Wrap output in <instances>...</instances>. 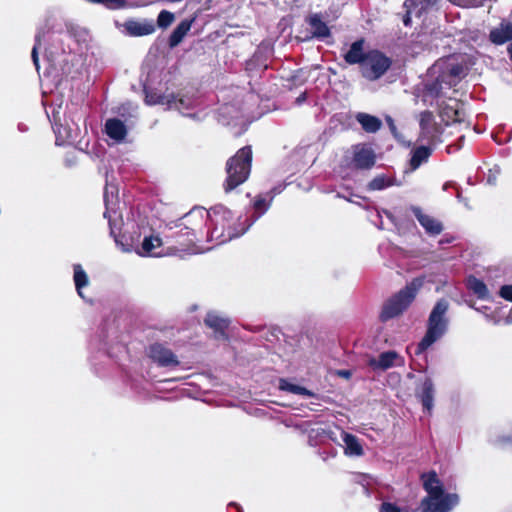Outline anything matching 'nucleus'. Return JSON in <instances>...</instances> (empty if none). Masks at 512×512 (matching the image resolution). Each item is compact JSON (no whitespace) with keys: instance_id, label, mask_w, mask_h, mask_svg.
I'll use <instances>...</instances> for the list:
<instances>
[{"instance_id":"obj_1","label":"nucleus","mask_w":512,"mask_h":512,"mask_svg":"<svg viewBox=\"0 0 512 512\" xmlns=\"http://www.w3.org/2000/svg\"><path fill=\"white\" fill-rule=\"evenodd\" d=\"M218 218L221 221L224 220V210L221 205L212 207L210 210H205L204 208H193L185 214L183 218L166 223L165 227L172 230L183 226L181 231L185 230V235L194 236L196 228L201 227L206 221H209L211 225L215 226L211 229L208 240H215V246H218L224 242L222 238L224 229L222 227H217Z\"/></svg>"},{"instance_id":"obj_2","label":"nucleus","mask_w":512,"mask_h":512,"mask_svg":"<svg viewBox=\"0 0 512 512\" xmlns=\"http://www.w3.org/2000/svg\"><path fill=\"white\" fill-rule=\"evenodd\" d=\"M464 75V67L450 60L437 61L429 70L425 83V96L440 98L446 91L456 86Z\"/></svg>"},{"instance_id":"obj_3","label":"nucleus","mask_w":512,"mask_h":512,"mask_svg":"<svg viewBox=\"0 0 512 512\" xmlns=\"http://www.w3.org/2000/svg\"><path fill=\"white\" fill-rule=\"evenodd\" d=\"M422 479L428 496L421 501V512H449L458 504V495L445 494L443 485L435 472L423 474Z\"/></svg>"},{"instance_id":"obj_4","label":"nucleus","mask_w":512,"mask_h":512,"mask_svg":"<svg viewBox=\"0 0 512 512\" xmlns=\"http://www.w3.org/2000/svg\"><path fill=\"white\" fill-rule=\"evenodd\" d=\"M449 302L445 298L439 299L433 306L426 325V332L421 341L417 344L415 354H423L429 347L439 341L448 331Z\"/></svg>"},{"instance_id":"obj_5","label":"nucleus","mask_w":512,"mask_h":512,"mask_svg":"<svg viewBox=\"0 0 512 512\" xmlns=\"http://www.w3.org/2000/svg\"><path fill=\"white\" fill-rule=\"evenodd\" d=\"M424 284V279L417 277L412 279L407 285L390 297L383 305L380 319L386 322L401 315L416 298L417 293Z\"/></svg>"},{"instance_id":"obj_6","label":"nucleus","mask_w":512,"mask_h":512,"mask_svg":"<svg viewBox=\"0 0 512 512\" xmlns=\"http://www.w3.org/2000/svg\"><path fill=\"white\" fill-rule=\"evenodd\" d=\"M252 149L251 146L240 148L226 163V192L244 183L251 172Z\"/></svg>"},{"instance_id":"obj_7","label":"nucleus","mask_w":512,"mask_h":512,"mask_svg":"<svg viewBox=\"0 0 512 512\" xmlns=\"http://www.w3.org/2000/svg\"><path fill=\"white\" fill-rule=\"evenodd\" d=\"M53 42L46 48V58L51 68L60 71L63 75L70 73V63L74 57L71 54L70 42L72 37L68 33L58 34L53 37Z\"/></svg>"},{"instance_id":"obj_8","label":"nucleus","mask_w":512,"mask_h":512,"mask_svg":"<svg viewBox=\"0 0 512 512\" xmlns=\"http://www.w3.org/2000/svg\"><path fill=\"white\" fill-rule=\"evenodd\" d=\"M391 60L378 50L367 52L365 61L360 70L364 78L375 81L381 78L391 66Z\"/></svg>"},{"instance_id":"obj_9","label":"nucleus","mask_w":512,"mask_h":512,"mask_svg":"<svg viewBox=\"0 0 512 512\" xmlns=\"http://www.w3.org/2000/svg\"><path fill=\"white\" fill-rule=\"evenodd\" d=\"M104 201L106 205L104 217L108 219L110 235L114 238L115 244L118 248H120L123 252H130L132 250V244L129 243L128 240L120 234V226L122 220L119 213L110 210L107 191L104 195Z\"/></svg>"},{"instance_id":"obj_10","label":"nucleus","mask_w":512,"mask_h":512,"mask_svg":"<svg viewBox=\"0 0 512 512\" xmlns=\"http://www.w3.org/2000/svg\"><path fill=\"white\" fill-rule=\"evenodd\" d=\"M435 385L431 377H425L415 388V397L422 404L423 410L432 413L435 398Z\"/></svg>"},{"instance_id":"obj_11","label":"nucleus","mask_w":512,"mask_h":512,"mask_svg":"<svg viewBox=\"0 0 512 512\" xmlns=\"http://www.w3.org/2000/svg\"><path fill=\"white\" fill-rule=\"evenodd\" d=\"M404 363V358L394 350L382 352L378 358L372 357L368 360V366L374 371H385L394 366L401 367Z\"/></svg>"},{"instance_id":"obj_12","label":"nucleus","mask_w":512,"mask_h":512,"mask_svg":"<svg viewBox=\"0 0 512 512\" xmlns=\"http://www.w3.org/2000/svg\"><path fill=\"white\" fill-rule=\"evenodd\" d=\"M149 357L160 367H176L179 365L177 356L162 344L155 343L149 347Z\"/></svg>"},{"instance_id":"obj_13","label":"nucleus","mask_w":512,"mask_h":512,"mask_svg":"<svg viewBox=\"0 0 512 512\" xmlns=\"http://www.w3.org/2000/svg\"><path fill=\"white\" fill-rule=\"evenodd\" d=\"M270 205L271 201L269 199H266L263 196H258L253 203L254 212L252 216L245 217L243 222L239 224L241 226L240 233L232 234L230 239H235L243 235L262 215L266 213Z\"/></svg>"},{"instance_id":"obj_14","label":"nucleus","mask_w":512,"mask_h":512,"mask_svg":"<svg viewBox=\"0 0 512 512\" xmlns=\"http://www.w3.org/2000/svg\"><path fill=\"white\" fill-rule=\"evenodd\" d=\"M410 210L429 236H437L443 231V224L431 215L424 213L418 206H411Z\"/></svg>"},{"instance_id":"obj_15","label":"nucleus","mask_w":512,"mask_h":512,"mask_svg":"<svg viewBox=\"0 0 512 512\" xmlns=\"http://www.w3.org/2000/svg\"><path fill=\"white\" fill-rule=\"evenodd\" d=\"M46 114L56 135V145H64L65 143H73L76 141L77 136L75 132L71 128L63 127L62 124L59 123L60 117H58V112L56 113L53 110V114L50 115V112L46 111Z\"/></svg>"},{"instance_id":"obj_16","label":"nucleus","mask_w":512,"mask_h":512,"mask_svg":"<svg viewBox=\"0 0 512 512\" xmlns=\"http://www.w3.org/2000/svg\"><path fill=\"white\" fill-rule=\"evenodd\" d=\"M375 153L366 145H357L354 149L353 162L357 168L370 169L375 164Z\"/></svg>"},{"instance_id":"obj_17","label":"nucleus","mask_w":512,"mask_h":512,"mask_svg":"<svg viewBox=\"0 0 512 512\" xmlns=\"http://www.w3.org/2000/svg\"><path fill=\"white\" fill-rule=\"evenodd\" d=\"M489 40L495 45L512 43V23L502 20L498 26L490 30Z\"/></svg>"},{"instance_id":"obj_18","label":"nucleus","mask_w":512,"mask_h":512,"mask_svg":"<svg viewBox=\"0 0 512 512\" xmlns=\"http://www.w3.org/2000/svg\"><path fill=\"white\" fill-rule=\"evenodd\" d=\"M123 29L124 33L128 36L139 37L152 34L155 31V26L152 22L148 21L127 20L123 24Z\"/></svg>"},{"instance_id":"obj_19","label":"nucleus","mask_w":512,"mask_h":512,"mask_svg":"<svg viewBox=\"0 0 512 512\" xmlns=\"http://www.w3.org/2000/svg\"><path fill=\"white\" fill-rule=\"evenodd\" d=\"M433 146L430 145H420L417 147H414L410 151V159H409V170L415 171L417 170L421 165L428 162L430 156L433 153Z\"/></svg>"},{"instance_id":"obj_20","label":"nucleus","mask_w":512,"mask_h":512,"mask_svg":"<svg viewBox=\"0 0 512 512\" xmlns=\"http://www.w3.org/2000/svg\"><path fill=\"white\" fill-rule=\"evenodd\" d=\"M168 109H175L182 115L188 117H194L195 114L190 112L195 108V100L191 97L182 96L176 97L173 94H169Z\"/></svg>"},{"instance_id":"obj_21","label":"nucleus","mask_w":512,"mask_h":512,"mask_svg":"<svg viewBox=\"0 0 512 512\" xmlns=\"http://www.w3.org/2000/svg\"><path fill=\"white\" fill-rule=\"evenodd\" d=\"M366 56L367 52H364V40L359 39L351 44L349 50L344 55V59L350 65L359 64L361 67Z\"/></svg>"},{"instance_id":"obj_22","label":"nucleus","mask_w":512,"mask_h":512,"mask_svg":"<svg viewBox=\"0 0 512 512\" xmlns=\"http://www.w3.org/2000/svg\"><path fill=\"white\" fill-rule=\"evenodd\" d=\"M307 23L312 29V37L323 40L331 35L328 25L322 20L320 14L315 13L307 18Z\"/></svg>"},{"instance_id":"obj_23","label":"nucleus","mask_w":512,"mask_h":512,"mask_svg":"<svg viewBox=\"0 0 512 512\" xmlns=\"http://www.w3.org/2000/svg\"><path fill=\"white\" fill-rule=\"evenodd\" d=\"M105 132L113 140L121 142L127 135V129L125 124L117 119H108L105 123Z\"/></svg>"},{"instance_id":"obj_24","label":"nucleus","mask_w":512,"mask_h":512,"mask_svg":"<svg viewBox=\"0 0 512 512\" xmlns=\"http://www.w3.org/2000/svg\"><path fill=\"white\" fill-rule=\"evenodd\" d=\"M193 22L194 19H184L176 26L169 37L168 44L170 48H174L182 42L184 37L190 31Z\"/></svg>"},{"instance_id":"obj_25","label":"nucleus","mask_w":512,"mask_h":512,"mask_svg":"<svg viewBox=\"0 0 512 512\" xmlns=\"http://www.w3.org/2000/svg\"><path fill=\"white\" fill-rule=\"evenodd\" d=\"M355 119L367 133H376L382 127L380 118L364 112L357 113Z\"/></svg>"},{"instance_id":"obj_26","label":"nucleus","mask_w":512,"mask_h":512,"mask_svg":"<svg viewBox=\"0 0 512 512\" xmlns=\"http://www.w3.org/2000/svg\"><path fill=\"white\" fill-rule=\"evenodd\" d=\"M342 440L345 444L344 452L348 456H362L364 451L359 439L350 433L342 432Z\"/></svg>"},{"instance_id":"obj_27","label":"nucleus","mask_w":512,"mask_h":512,"mask_svg":"<svg viewBox=\"0 0 512 512\" xmlns=\"http://www.w3.org/2000/svg\"><path fill=\"white\" fill-rule=\"evenodd\" d=\"M400 183L392 176L386 174H380L375 176L367 185V189L370 191H380L391 186H399Z\"/></svg>"},{"instance_id":"obj_28","label":"nucleus","mask_w":512,"mask_h":512,"mask_svg":"<svg viewBox=\"0 0 512 512\" xmlns=\"http://www.w3.org/2000/svg\"><path fill=\"white\" fill-rule=\"evenodd\" d=\"M442 127L438 123H434L431 126H428L424 130L420 131V138L426 141L430 146H435L436 144L442 142L441 140Z\"/></svg>"},{"instance_id":"obj_29","label":"nucleus","mask_w":512,"mask_h":512,"mask_svg":"<svg viewBox=\"0 0 512 512\" xmlns=\"http://www.w3.org/2000/svg\"><path fill=\"white\" fill-rule=\"evenodd\" d=\"M467 287L471 292H473V294H475L481 300H488L490 298V294L486 284L482 280L474 276H470L468 278Z\"/></svg>"},{"instance_id":"obj_30","label":"nucleus","mask_w":512,"mask_h":512,"mask_svg":"<svg viewBox=\"0 0 512 512\" xmlns=\"http://www.w3.org/2000/svg\"><path fill=\"white\" fill-rule=\"evenodd\" d=\"M162 245V240L158 236H148L143 239L141 245L140 255L143 256H160V253L155 252L156 248H159Z\"/></svg>"},{"instance_id":"obj_31","label":"nucleus","mask_w":512,"mask_h":512,"mask_svg":"<svg viewBox=\"0 0 512 512\" xmlns=\"http://www.w3.org/2000/svg\"><path fill=\"white\" fill-rule=\"evenodd\" d=\"M436 0H405V9H410L409 13H414V16L421 17L422 13L425 12L430 6L435 3Z\"/></svg>"},{"instance_id":"obj_32","label":"nucleus","mask_w":512,"mask_h":512,"mask_svg":"<svg viewBox=\"0 0 512 512\" xmlns=\"http://www.w3.org/2000/svg\"><path fill=\"white\" fill-rule=\"evenodd\" d=\"M278 388L281 391H287L289 393L296 394V395H303V396H307V397L315 396V394L312 391L306 389L303 386L292 384L285 378L279 379Z\"/></svg>"},{"instance_id":"obj_33","label":"nucleus","mask_w":512,"mask_h":512,"mask_svg":"<svg viewBox=\"0 0 512 512\" xmlns=\"http://www.w3.org/2000/svg\"><path fill=\"white\" fill-rule=\"evenodd\" d=\"M73 270H74L73 280L75 283L77 293L81 298H84L82 289L89 284L88 276L80 264H75L73 266Z\"/></svg>"},{"instance_id":"obj_34","label":"nucleus","mask_w":512,"mask_h":512,"mask_svg":"<svg viewBox=\"0 0 512 512\" xmlns=\"http://www.w3.org/2000/svg\"><path fill=\"white\" fill-rule=\"evenodd\" d=\"M145 93V102L148 105H168L169 103V95L157 93L155 90L150 89L147 86H144Z\"/></svg>"},{"instance_id":"obj_35","label":"nucleus","mask_w":512,"mask_h":512,"mask_svg":"<svg viewBox=\"0 0 512 512\" xmlns=\"http://www.w3.org/2000/svg\"><path fill=\"white\" fill-rule=\"evenodd\" d=\"M205 324L211 328L215 334L224 335V319L210 312L205 318Z\"/></svg>"},{"instance_id":"obj_36","label":"nucleus","mask_w":512,"mask_h":512,"mask_svg":"<svg viewBox=\"0 0 512 512\" xmlns=\"http://www.w3.org/2000/svg\"><path fill=\"white\" fill-rule=\"evenodd\" d=\"M45 35V31L43 28H38L37 29V32L35 34V43H34V46L32 48V52H31V57H32V61L35 65V68L36 70L38 71L39 70V57H38V48L41 46V41H42V38L44 37Z\"/></svg>"},{"instance_id":"obj_37","label":"nucleus","mask_w":512,"mask_h":512,"mask_svg":"<svg viewBox=\"0 0 512 512\" xmlns=\"http://www.w3.org/2000/svg\"><path fill=\"white\" fill-rule=\"evenodd\" d=\"M174 19L175 17L173 13L167 10H162L157 17V25L160 28H167L173 23Z\"/></svg>"},{"instance_id":"obj_38","label":"nucleus","mask_w":512,"mask_h":512,"mask_svg":"<svg viewBox=\"0 0 512 512\" xmlns=\"http://www.w3.org/2000/svg\"><path fill=\"white\" fill-rule=\"evenodd\" d=\"M379 512H415V511L408 507L401 508V507L397 506L395 503L383 502L380 505Z\"/></svg>"},{"instance_id":"obj_39","label":"nucleus","mask_w":512,"mask_h":512,"mask_svg":"<svg viewBox=\"0 0 512 512\" xmlns=\"http://www.w3.org/2000/svg\"><path fill=\"white\" fill-rule=\"evenodd\" d=\"M434 123L436 122L434 120V115L431 111L426 110L421 112L419 121L420 131L424 130L428 126L433 125Z\"/></svg>"},{"instance_id":"obj_40","label":"nucleus","mask_w":512,"mask_h":512,"mask_svg":"<svg viewBox=\"0 0 512 512\" xmlns=\"http://www.w3.org/2000/svg\"><path fill=\"white\" fill-rule=\"evenodd\" d=\"M492 441L496 445L502 448L510 449L512 451V434L508 436H499Z\"/></svg>"},{"instance_id":"obj_41","label":"nucleus","mask_w":512,"mask_h":512,"mask_svg":"<svg viewBox=\"0 0 512 512\" xmlns=\"http://www.w3.org/2000/svg\"><path fill=\"white\" fill-rule=\"evenodd\" d=\"M382 212L375 210L370 216L371 222H373L379 229H383Z\"/></svg>"},{"instance_id":"obj_42","label":"nucleus","mask_w":512,"mask_h":512,"mask_svg":"<svg viewBox=\"0 0 512 512\" xmlns=\"http://www.w3.org/2000/svg\"><path fill=\"white\" fill-rule=\"evenodd\" d=\"M499 294L503 299L512 302V285H503Z\"/></svg>"},{"instance_id":"obj_43","label":"nucleus","mask_w":512,"mask_h":512,"mask_svg":"<svg viewBox=\"0 0 512 512\" xmlns=\"http://www.w3.org/2000/svg\"><path fill=\"white\" fill-rule=\"evenodd\" d=\"M326 431L324 429H311L309 432V444L311 446L316 445V443L313 442L314 437H320L326 435Z\"/></svg>"},{"instance_id":"obj_44","label":"nucleus","mask_w":512,"mask_h":512,"mask_svg":"<svg viewBox=\"0 0 512 512\" xmlns=\"http://www.w3.org/2000/svg\"><path fill=\"white\" fill-rule=\"evenodd\" d=\"M464 139H465V137L462 135L458 138V140L455 144L448 145L446 148L447 152L452 153V152L460 150L463 146Z\"/></svg>"},{"instance_id":"obj_45","label":"nucleus","mask_w":512,"mask_h":512,"mask_svg":"<svg viewBox=\"0 0 512 512\" xmlns=\"http://www.w3.org/2000/svg\"><path fill=\"white\" fill-rule=\"evenodd\" d=\"M284 188H285V185H282V184H280V185H277V186L273 187V188L268 192V194H267V195L269 196V200L272 202L273 198H274L276 195L280 194V193L284 190Z\"/></svg>"},{"instance_id":"obj_46","label":"nucleus","mask_w":512,"mask_h":512,"mask_svg":"<svg viewBox=\"0 0 512 512\" xmlns=\"http://www.w3.org/2000/svg\"><path fill=\"white\" fill-rule=\"evenodd\" d=\"M451 111L453 115L449 116V118L454 122H460L462 120V112H460L457 108H451Z\"/></svg>"},{"instance_id":"obj_47","label":"nucleus","mask_w":512,"mask_h":512,"mask_svg":"<svg viewBox=\"0 0 512 512\" xmlns=\"http://www.w3.org/2000/svg\"><path fill=\"white\" fill-rule=\"evenodd\" d=\"M382 215L384 214L395 226L397 225L395 216L388 210H382Z\"/></svg>"},{"instance_id":"obj_48","label":"nucleus","mask_w":512,"mask_h":512,"mask_svg":"<svg viewBox=\"0 0 512 512\" xmlns=\"http://www.w3.org/2000/svg\"><path fill=\"white\" fill-rule=\"evenodd\" d=\"M410 9H406V15L403 17V23L405 26H409L411 23V16L414 15V13H409Z\"/></svg>"},{"instance_id":"obj_49","label":"nucleus","mask_w":512,"mask_h":512,"mask_svg":"<svg viewBox=\"0 0 512 512\" xmlns=\"http://www.w3.org/2000/svg\"><path fill=\"white\" fill-rule=\"evenodd\" d=\"M320 456L322 457L323 460H327L328 458H333L336 456V451L334 449H332L329 453H320Z\"/></svg>"},{"instance_id":"obj_50","label":"nucleus","mask_w":512,"mask_h":512,"mask_svg":"<svg viewBox=\"0 0 512 512\" xmlns=\"http://www.w3.org/2000/svg\"><path fill=\"white\" fill-rule=\"evenodd\" d=\"M476 0H459L458 5L462 6H470V5H476Z\"/></svg>"},{"instance_id":"obj_51","label":"nucleus","mask_w":512,"mask_h":512,"mask_svg":"<svg viewBox=\"0 0 512 512\" xmlns=\"http://www.w3.org/2000/svg\"><path fill=\"white\" fill-rule=\"evenodd\" d=\"M387 122L389 124V128L391 132L395 135L396 134V126L394 124V121L391 117H387Z\"/></svg>"},{"instance_id":"obj_52","label":"nucleus","mask_w":512,"mask_h":512,"mask_svg":"<svg viewBox=\"0 0 512 512\" xmlns=\"http://www.w3.org/2000/svg\"><path fill=\"white\" fill-rule=\"evenodd\" d=\"M247 128H248L247 123H243L240 131L234 132V136L238 137V136L242 135L247 130Z\"/></svg>"},{"instance_id":"obj_53","label":"nucleus","mask_w":512,"mask_h":512,"mask_svg":"<svg viewBox=\"0 0 512 512\" xmlns=\"http://www.w3.org/2000/svg\"><path fill=\"white\" fill-rule=\"evenodd\" d=\"M338 375L344 378H350L351 372L349 370H339Z\"/></svg>"},{"instance_id":"obj_54","label":"nucleus","mask_w":512,"mask_h":512,"mask_svg":"<svg viewBox=\"0 0 512 512\" xmlns=\"http://www.w3.org/2000/svg\"><path fill=\"white\" fill-rule=\"evenodd\" d=\"M230 92H232L233 94H235L236 96H242L243 95V92L244 90L243 89H240V88H235V89H230Z\"/></svg>"},{"instance_id":"obj_55","label":"nucleus","mask_w":512,"mask_h":512,"mask_svg":"<svg viewBox=\"0 0 512 512\" xmlns=\"http://www.w3.org/2000/svg\"><path fill=\"white\" fill-rule=\"evenodd\" d=\"M487 182L491 185L495 184L496 182V175H489L487 178Z\"/></svg>"},{"instance_id":"obj_56","label":"nucleus","mask_w":512,"mask_h":512,"mask_svg":"<svg viewBox=\"0 0 512 512\" xmlns=\"http://www.w3.org/2000/svg\"><path fill=\"white\" fill-rule=\"evenodd\" d=\"M505 323L506 324H511L512 323V309L509 311L508 315L506 316Z\"/></svg>"},{"instance_id":"obj_57","label":"nucleus","mask_w":512,"mask_h":512,"mask_svg":"<svg viewBox=\"0 0 512 512\" xmlns=\"http://www.w3.org/2000/svg\"><path fill=\"white\" fill-rule=\"evenodd\" d=\"M305 100H306V94H305V93H303V94H301V95L297 98L296 102H297L298 104H300V103L304 102Z\"/></svg>"},{"instance_id":"obj_58","label":"nucleus","mask_w":512,"mask_h":512,"mask_svg":"<svg viewBox=\"0 0 512 512\" xmlns=\"http://www.w3.org/2000/svg\"><path fill=\"white\" fill-rule=\"evenodd\" d=\"M508 53H509L510 59L512 61V42L508 46Z\"/></svg>"},{"instance_id":"obj_59","label":"nucleus","mask_w":512,"mask_h":512,"mask_svg":"<svg viewBox=\"0 0 512 512\" xmlns=\"http://www.w3.org/2000/svg\"><path fill=\"white\" fill-rule=\"evenodd\" d=\"M229 506H234V507H236V508H237V511H238V512H243V511L241 510V508H240L236 503H234V502H231V503L229 504Z\"/></svg>"},{"instance_id":"obj_60","label":"nucleus","mask_w":512,"mask_h":512,"mask_svg":"<svg viewBox=\"0 0 512 512\" xmlns=\"http://www.w3.org/2000/svg\"><path fill=\"white\" fill-rule=\"evenodd\" d=\"M240 231H241V229L238 231H235V232H230L229 236H231L232 234L240 233ZM228 240H231L230 237H228V239H225V242H228Z\"/></svg>"},{"instance_id":"obj_61","label":"nucleus","mask_w":512,"mask_h":512,"mask_svg":"<svg viewBox=\"0 0 512 512\" xmlns=\"http://www.w3.org/2000/svg\"><path fill=\"white\" fill-rule=\"evenodd\" d=\"M18 128H19L20 131H25L26 130V127L23 124H19Z\"/></svg>"},{"instance_id":"obj_62","label":"nucleus","mask_w":512,"mask_h":512,"mask_svg":"<svg viewBox=\"0 0 512 512\" xmlns=\"http://www.w3.org/2000/svg\"><path fill=\"white\" fill-rule=\"evenodd\" d=\"M452 185L451 183H446L444 184L443 188L446 190V189H449V186Z\"/></svg>"},{"instance_id":"obj_63","label":"nucleus","mask_w":512,"mask_h":512,"mask_svg":"<svg viewBox=\"0 0 512 512\" xmlns=\"http://www.w3.org/2000/svg\"><path fill=\"white\" fill-rule=\"evenodd\" d=\"M50 108H52V112H51L52 114H53V110H54L56 113H57V112L59 113V111H58V110H56V109L53 107V105H50Z\"/></svg>"}]
</instances>
